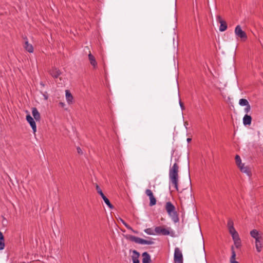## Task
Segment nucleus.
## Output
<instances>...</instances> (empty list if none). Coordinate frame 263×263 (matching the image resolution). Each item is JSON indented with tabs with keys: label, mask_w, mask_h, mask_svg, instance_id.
Instances as JSON below:
<instances>
[{
	"label": "nucleus",
	"mask_w": 263,
	"mask_h": 263,
	"mask_svg": "<svg viewBox=\"0 0 263 263\" xmlns=\"http://www.w3.org/2000/svg\"><path fill=\"white\" fill-rule=\"evenodd\" d=\"M235 34L237 37L241 39V41H245L247 39V35L246 33L243 31L240 25H237L235 28Z\"/></svg>",
	"instance_id": "20e7f679"
},
{
	"label": "nucleus",
	"mask_w": 263,
	"mask_h": 263,
	"mask_svg": "<svg viewBox=\"0 0 263 263\" xmlns=\"http://www.w3.org/2000/svg\"><path fill=\"white\" fill-rule=\"evenodd\" d=\"M239 104L241 106H247L249 105L248 100H239Z\"/></svg>",
	"instance_id": "a878e982"
},
{
	"label": "nucleus",
	"mask_w": 263,
	"mask_h": 263,
	"mask_svg": "<svg viewBox=\"0 0 263 263\" xmlns=\"http://www.w3.org/2000/svg\"><path fill=\"white\" fill-rule=\"evenodd\" d=\"M250 235L254 238H256L261 236L258 231L256 229H253L250 232Z\"/></svg>",
	"instance_id": "412c9836"
},
{
	"label": "nucleus",
	"mask_w": 263,
	"mask_h": 263,
	"mask_svg": "<svg viewBox=\"0 0 263 263\" xmlns=\"http://www.w3.org/2000/svg\"><path fill=\"white\" fill-rule=\"evenodd\" d=\"M231 236H232L233 241H235V240H236L240 239L239 238L238 233L237 232H236L234 234H232V235H231Z\"/></svg>",
	"instance_id": "cd10ccee"
},
{
	"label": "nucleus",
	"mask_w": 263,
	"mask_h": 263,
	"mask_svg": "<svg viewBox=\"0 0 263 263\" xmlns=\"http://www.w3.org/2000/svg\"><path fill=\"white\" fill-rule=\"evenodd\" d=\"M231 250L232 255L230 259V263L232 262L233 261H236L235 259H236V256L235 251L234 250V248L233 246H231Z\"/></svg>",
	"instance_id": "6ab92c4d"
},
{
	"label": "nucleus",
	"mask_w": 263,
	"mask_h": 263,
	"mask_svg": "<svg viewBox=\"0 0 263 263\" xmlns=\"http://www.w3.org/2000/svg\"><path fill=\"white\" fill-rule=\"evenodd\" d=\"M228 229H229V233H230L231 235H232V234H234L236 232H237L236 231V230L235 229L234 227L229 228H228Z\"/></svg>",
	"instance_id": "c756f323"
},
{
	"label": "nucleus",
	"mask_w": 263,
	"mask_h": 263,
	"mask_svg": "<svg viewBox=\"0 0 263 263\" xmlns=\"http://www.w3.org/2000/svg\"><path fill=\"white\" fill-rule=\"evenodd\" d=\"M165 210L168 215L171 217L172 221L174 223L179 222V218L177 212L175 211V207L173 204L170 202H167L165 204Z\"/></svg>",
	"instance_id": "f03ea898"
},
{
	"label": "nucleus",
	"mask_w": 263,
	"mask_h": 263,
	"mask_svg": "<svg viewBox=\"0 0 263 263\" xmlns=\"http://www.w3.org/2000/svg\"><path fill=\"white\" fill-rule=\"evenodd\" d=\"M59 105H60L61 107H62V108H64V109H65V110H68V108H65V104L64 102H60L59 103Z\"/></svg>",
	"instance_id": "72a5a7b5"
},
{
	"label": "nucleus",
	"mask_w": 263,
	"mask_h": 263,
	"mask_svg": "<svg viewBox=\"0 0 263 263\" xmlns=\"http://www.w3.org/2000/svg\"><path fill=\"white\" fill-rule=\"evenodd\" d=\"M178 97L180 98L179 93V91L178 90Z\"/></svg>",
	"instance_id": "a19ab883"
},
{
	"label": "nucleus",
	"mask_w": 263,
	"mask_h": 263,
	"mask_svg": "<svg viewBox=\"0 0 263 263\" xmlns=\"http://www.w3.org/2000/svg\"><path fill=\"white\" fill-rule=\"evenodd\" d=\"M5 248V239L3 233L0 231V250Z\"/></svg>",
	"instance_id": "a211bd4d"
},
{
	"label": "nucleus",
	"mask_w": 263,
	"mask_h": 263,
	"mask_svg": "<svg viewBox=\"0 0 263 263\" xmlns=\"http://www.w3.org/2000/svg\"><path fill=\"white\" fill-rule=\"evenodd\" d=\"M181 100H179V105L182 110H184L185 109V107L183 105V103L181 102Z\"/></svg>",
	"instance_id": "f704fd0d"
},
{
	"label": "nucleus",
	"mask_w": 263,
	"mask_h": 263,
	"mask_svg": "<svg viewBox=\"0 0 263 263\" xmlns=\"http://www.w3.org/2000/svg\"><path fill=\"white\" fill-rule=\"evenodd\" d=\"M49 72L51 76L54 79L58 78L61 74V71L55 67L52 68Z\"/></svg>",
	"instance_id": "9b49d317"
},
{
	"label": "nucleus",
	"mask_w": 263,
	"mask_h": 263,
	"mask_svg": "<svg viewBox=\"0 0 263 263\" xmlns=\"http://www.w3.org/2000/svg\"><path fill=\"white\" fill-rule=\"evenodd\" d=\"M96 189L97 190V193L101 196L104 202L108 206V208L110 209H114V206L110 203L109 200L104 195L102 190L101 189L99 185L97 184H96Z\"/></svg>",
	"instance_id": "39448f33"
},
{
	"label": "nucleus",
	"mask_w": 263,
	"mask_h": 263,
	"mask_svg": "<svg viewBox=\"0 0 263 263\" xmlns=\"http://www.w3.org/2000/svg\"><path fill=\"white\" fill-rule=\"evenodd\" d=\"M191 140H192V139L190 138H188L187 139V141L188 143L190 142Z\"/></svg>",
	"instance_id": "4c0bfd02"
},
{
	"label": "nucleus",
	"mask_w": 263,
	"mask_h": 263,
	"mask_svg": "<svg viewBox=\"0 0 263 263\" xmlns=\"http://www.w3.org/2000/svg\"><path fill=\"white\" fill-rule=\"evenodd\" d=\"M40 85H41L42 86H43V87H44V83H43V82H40Z\"/></svg>",
	"instance_id": "58836bf2"
},
{
	"label": "nucleus",
	"mask_w": 263,
	"mask_h": 263,
	"mask_svg": "<svg viewBox=\"0 0 263 263\" xmlns=\"http://www.w3.org/2000/svg\"><path fill=\"white\" fill-rule=\"evenodd\" d=\"M174 259L178 263H183L182 254L178 248H176L174 251Z\"/></svg>",
	"instance_id": "423d86ee"
},
{
	"label": "nucleus",
	"mask_w": 263,
	"mask_h": 263,
	"mask_svg": "<svg viewBox=\"0 0 263 263\" xmlns=\"http://www.w3.org/2000/svg\"><path fill=\"white\" fill-rule=\"evenodd\" d=\"M251 110V106L249 105L246 106V108H245V111L246 112V113H248Z\"/></svg>",
	"instance_id": "473e14b6"
},
{
	"label": "nucleus",
	"mask_w": 263,
	"mask_h": 263,
	"mask_svg": "<svg viewBox=\"0 0 263 263\" xmlns=\"http://www.w3.org/2000/svg\"><path fill=\"white\" fill-rule=\"evenodd\" d=\"M234 243L235 246V247L237 249L239 248L241 246L240 239L236 240H235V241H234Z\"/></svg>",
	"instance_id": "c85d7f7f"
},
{
	"label": "nucleus",
	"mask_w": 263,
	"mask_h": 263,
	"mask_svg": "<svg viewBox=\"0 0 263 263\" xmlns=\"http://www.w3.org/2000/svg\"><path fill=\"white\" fill-rule=\"evenodd\" d=\"M133 255L132 256V260L133 263H140L139 257L140 256V253L136 250H133Z\"/></svg>",
	"instance_id": "dca6fc26"
},
{
	"label": "nucleus",
	"mask_w": 263,
	"mask_h": 263,
	"mask_svg": "<svg viewBox=\"0 0 263 263\" xmlns=\"http://www.w3.org/2000/svg\"><path fill=\"white\" fill-rule=\"evenodd\" d=\"M228 228L234 227V223L232 220L229 219L228 221Z\"/></svg>",
	"instance_id": "7c9ffc66"
},
{
	"label": "nucleus",
	"mask_w": 263,
	"mask_h": 263,
	"mask_svg": "<svg viewBox=\"0 0 263 263\" xmlns=\"http://www.w3.org/2000/svg\"><path fill=\"white\" fill-rule=\"evenodd\" d=\"M144 232L148 235H156L155 230L154 231L152 228H147L144 230Z\"/></svg>",
	"instance_id": "5701e85b"
},
{
	"label": "nucleus",
	"mask_w": 263,
	"mask_h": 263,
	"mask_svg": "<svg viewBox=\"0 0 263 263\" xmlns=\"http://www.w3.org/2000/svg\"><path fill=\"white\" fill-rule=\"evenodd\" d=\"M252 117L247 114L245 115L243 118V123L245 125H250L251 124Z\"/></svg>",
	"instance_id": "f3484780"
},
{
	"label": "nucleus",
	"mask_w": 263,
	"mask_h": 263,
	"mask_svg": "<svg viewBox=\"0 0 263 263\" xmlns=\"http://www.w3.org/2000/svg\"><path fill=\"white\" fill-rule=\"evenodd\" d=\"M32 114L34 117V119L36 121H39L40 120V119H41L40 114L39 113V112L38 111V110L36 107H33L32 108Z\"/></svg>",
	"instance_id": "4468645a"
},
{
	"label": "nucleus",
	"mask_w": 263,
	"mask_h": 263,
	"mask_svg": "<svg viewBox=\"0 0 263 263\" xmlns=\"http://www.w3.org/2000/svg\"><path fill=\"white\" fill-rule=\"evenodd\" d=\"M235 161H236V163L238 166H240L241 165H242L243 164L241 163V160L240 157L238 155H237L235 156Z\"/></svg>",
	"instance_id": "393cba45"
},
{
	"label": "nucleus",
	"mask_w": 263,
	"mask_h": 263,
	"mask_svg": "<svg viewBox=\"0 0 263 263\" xmlns=\"http://www.w3.org/2000/svg\"><path fill=\"white\" fill-rule=\"evenodd\" d=\"M203 250H204V243H203Z\"/></svg>",
	"instance_id": "79ce46f5"
},
{
	"label": "nucleus",
	"mask_w": 263,
	"mask_h": 263,
	"mask_svg": "<svg viewBox=\"0 0 263 263\" xmlns=\"http://www.w3.org/2000/svg\"><path fill=\"white\" fill-rule=\"evenodd\" d=\"M217 20L220 24L219 29V31L221 32L224 31L227 29V25L226 22L223 21L219 15L217 16Z\"/></svg>",
	"instance_id": "9d476101"
},
{
	"label": "nucleus",
	"mask_w": 263,
	"mask_h": 263,
	"mask_svg": "<svg viewBox=\"0 0 263 263\" xmlns=\"http://www.w3.org/2000/svg\"><path fill=\"white\" fill-rule=\"evenodd\" d=\"M255 247L258 252H260L262 248V241L255 243Z\"/></svg>",
	"instance_id": "b1692460"
},
{
	"label": "nucleus",
	"mask_w": 263,
	"mask_h": 263,
	"mask_svg": "<svg viewBox=\"0 0 263 263\" xmlns=\"http://www.w3.org/2000/svg\"><path fill=\"white\" fill-rule=\"evenodd\" d=\"M65 96L66 99H73L72 96L69 90H66Z\"/></svg>",
	"instance_id": "bb28decb"
},
{
	"label": "nucleus",
	"mask_w": 263,
	"mask_h": 263,
	"mask_svg": "<svg viewBox=\"0 0 263 263\" xmlns=\"http://www.w3.org/2000/svg\"><path fill=\"white\" fill-rule=\"evenodd\" d=\"M121 221L122 223L124 225V226L127 229L131 230L134 233H136V234L138 233L137 231L134 230L133 229L129 224H128L124 220H123V219H121Z\"/></svg>",
	"instance_id": "4be33fe9"
},
{
	"label": "nucleus",
	"mask_w": 263,
	"mask_h": 263,
	"mask_svg": "<svg viewBox=\"0 0 263 263\" xmlns=\"http://www.w3.org/2000/svg\"><path fill=\"white\" fill-rule=\"evenodd\" d=\"M238 167L239 168L241 172L246 173L248 175H250V171H249L248 167L244 166V164H242L240 166H238Z\"/></svg>",
	"instance_id": "aec40b11"
},
{
	"label": "nucleus",
	"mask_w": 263,
	"mask_h": 263,
	"mask_svg": "<svg viewBox=\"0 0 263 263\" xmlns=\"http://www.w3.org/2000/svg\"><path fill=\"white\" fill-rule=\"evenodd\" d=\"M146 195L149 197L150 202H149V206H152L156 204V199L154 197L152 191L149 189H147L145 191Z\"/></svg>",
	"instance_id": "6e6552de"
},
{
	"label": "nucleus",
	"mask_w": 263,
	"mask_h": 263,
	"mask_svg": "<svg viewBox=\"0 0 263 263\" xmlns=\"http://www.w3.org/2000/svg\"><path fill=\"white\" fill-rule=\"evenodd\" d=\"M25 39H26V41L25 42V44L24 45V48L28 52L32 53L34 51L33 46L31 44L29 43V42L26 37L25 38Z\"/></svg>",
	"instance_id": "f8f14e48"
},
{
	"label": "nucleus",
	"mask_w": 263,
	"mask_h": 263,
	"mask_svg": "<svg viewBox=\"0 0 263 263\" xmlns=\"http://www.w3.org/2000/svg\"><path fill=\"white\" fill-rule=\"evenodd\" d=\"M179 166L175 162L172 167H170L169 171L170 182L174 186L175 190L179 192L178 181H179Z\"/></svg>",
	"instance_id": "f257e3e1"
},
{
	"label": "nucleus",
	"mask_w": 263,
	"mask_h": 263,
	"mask_svg": "<svg viewBox=\"0 0 263 263\" xmlns=\"http://www.w3.org/2000/svg\"><path fill=\"white\" fill-rule=\"evenodd\" d=\"M174 153V151H173V153H172V155H173Z\"/></svg>",
	"instance_id": "c03bdc74"
},
{
	"label": "nucleus",
	"mask_w": 263,
	"mask_h": 263,
	"mask_svg": "<svg viewBox=\"0 0 263 263\" xmlns=\"http://www.w3.org/2000/svg\"><path fill=\"white\" fill-rule=\"evenodd\" d=\"M129 239L131 241L141 245H153L154 243V241L153 240L154 239L152 238H149V240H145L133 235H129Z\"/></svg>",
	"instance_id": "7ed1b4c3"
},
{
	"label": "nucleus",
	"mask_w": 263,
	"mask_h": 263,
	"mask_svg": "<svg viewBox=\"0 0 263 263\" xmlns=\"http://www.w3.org/2000/svg\"><path fill=\"white\" fill-rule=\"evenodd\" d=\"M74 100H67V102L68 104L70 105L74 103Z\"/></svg>",
	"instance_id": "c9c22d12"
},
{
	"label": "nucleus",
	"mask_w": 263,
	"mask_h": 263,
	"mask_svg": "<svg viewBox=\"0 0 263 263\" xmlns=\"http://www.w3.org/2000/svg\"><path fill=\"white\" fill-rule=\"evenodd\" d=\"M26 119L31 127L33 133H35L36 132V125L35 122L34 121L35 119H33L29 114L26 116Z\"/></svg>",
	"instance_id": "1a4fd4ad"
},
{
	"label": "nucleus",
	"mask_w": 263,
	"mask_h": 263,
	"mask_svg": "<svg viewBox=\"0 0 263 263\" xmlns=\"http://www.w3.org/2000/svg\"><path fill=\"white\" fill-rule=\"evenodd\" d=\"M190 184H191V181L190 179Z\"/></svg>",
	"instance_id": "37998d69"
},
{
	"label": "nucleus",
	"mask_w": 263,
	"mask_h": 263,
	"mask_svg": "<svg viewBox=\"0 0 263 263\" xmlns=\"http://www.w3.org/2000/svg\"><path fill=\"white\" fill-rule=\"evenodd\" d=\"M155 232L156 235L166 236L170 234V231L167 229L164 228L161 226L156 227L155 228Z\"/></svg>",
	"instance_id": "0eeeda50"
},
{
	"label": "nucleus",
	"mask_w": 263,
	"mask_h": 263,
	"mask_svg": "<svg viewBox=\"0 0 263 263\" xmlns=\"http://www.w3.org/2000/svg\"><path fill=\"white\" fill-rule=\"evenodd\" d=\"M255 239V243H258L260 241H262V240H263V238L262 237H261V236H260L259 237H257L256 238H254Z\"/></svg>",
	"instance_id": "2f4dec72"
},
{
	"label": "nucleus",
	"mask_w": 263,
	"mask_h": 263,
	"mask_svg": "<svg viewBox=\"0 0 263 263\" xmlns=\"http://www.w3.org/2000/svg\"><path fill=\"white\" fill-rule=\"evenodd\" d=\"M142 263H150L151 261V256L147 252L142 253Z\"/></svg>",
	"instance_id": "2eb2a0df"
},
{
	"label": "nucleus",
	"mask_w": 263,
	"mask_h": 263,
	"mask_svg": "<svg viewBox=\"0 0 263 263\" xmlns=\"http://www.w3.org/2000/svg\"><path fill=\"white\" fill-rule=\"evenodd\" d=\"M77 152L79 154H83L82 151V149H81L80 147H77Z\"/></svg>",
	"instance_id": "e433bc0d"
},
{
	"label": "nucleus",
	"mask_w": 263,
	"mask_h": 263,
	"mask_svg": "<svg viewBox=\"0 0 263 263\" xmlns=\"http://www.w3.org/2000/svg\"><path fill=\"white\" fill-rule=\"evenodd\" d=\"M88 59L90 64L93 66V68H96L97 67V62L95 57L90 52H89L88 54Z\"/></svg>",
	"instance_id": "ddd939ff"
},
{
	"label": "nucleus",
	"mask_w": 263,
	"mask_h": 263,
	"mask_svg": "<svg viewBox=\"0 0 263 263\" xmlns=\"http://www.w3.org/2000/svg\"><path fill=\"white\" fill-rule=\"evenodd\" d=\"M231 263H239L237 261H233L232 262H231Z\"/></svg>",
	"instance_id": "ea45409f"
}]
</instances>
